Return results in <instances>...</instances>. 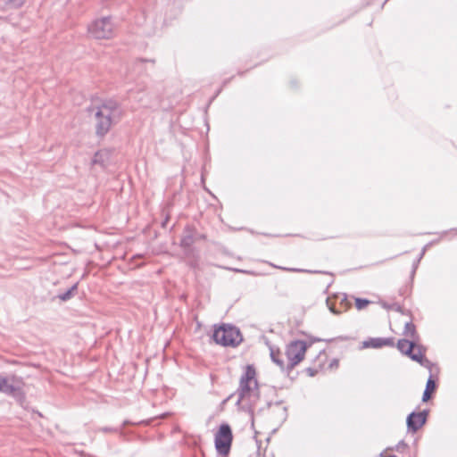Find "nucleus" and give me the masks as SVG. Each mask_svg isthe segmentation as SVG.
Masks as SVG:
<instances>
[{
    "label": "nucleus",
    "mask_w": 457,
    "mask_h": 457,
    "mask_svg": "<svg viewBox=\"0 0 457 457\" xmlns=\"http://www.w3.org/2000/svg\"><path fill=\"white\" fill-rule=\"evenodd\" d=\"M98 431H101L103 433H118L120 436H123V432H121V428H112V427H102L98 428Z\"/></svg>",
    "instance_id": "20"
},
{
    "label": "nucleus",
    "mask_w": 457,
    "mask_h": 457,
    "mask_svg": "<svg viewBox=\"0 0 457 457\" xmlns=\"http://www.w3.org/2000/svg\"><path fill=\"white\" fill-rule=\"evenodd\" d=\"M196 241V228L192 225H187L181 235L179 246L184 253L188 255L192 251V246Z\"/></svg>",
    "instance_id": "9"
},
{
    "label": "nucleus",
    "mask_w": 457,
    "mask_h": 457,
    "mask_svg": "<svg viewBox=\"0 0 457 457\" xmlns=\"http://www.w3.org/2000/svg\"><path fill=\"white\" fill-rule=\"evenodd\" d=\"M403 334L407 339L420 343V336L416 330V326L411 320L405 323Z\"/></svg>",
    "instance_id": "13"
},
{
    "label": "nucleus",
    "mask_w": 457,
    "mask_h": 457,
    "mask_svg": "<svg viewBox=\"0 0 457 457\" xmlns=\"http://www.w3.org/2000/svg\"><path fill=\"white\" fill-rule=\"evenodd\" d=\"M233 433L228 423H222L215 434L214 445L218 454L227 457L231 450Z\"/></svg>",
    "instance_id": "5"
},
{
    "label": "nucleus",
    "mask_w": 457,
    "mask_h": 457,
    "mask_svg": "<svg viewBox=\"0 0 457 457\" xmlns=\"http://www.w3.org/2000/svg\"><path fill=\"white\" fill-rule=\"evenodd\" d=\"M23 386L24 381L21 377L12 375L4 378V385L2 386L0 392L21 403L25 399Z\"/></svg>",
    "instance_id": "7"
},
{
    "label": "nucleus",
    "mask_w": 457,
    "mask_h": 457,
    "mask_svg": "<svg viewBox=\"0 0 457 457\" xmlns=\"http://www.w3.org/2000/svg\"><path fill=\"white\" fill-rule=\"evenodd\" d=\"M168 221V218L165 219V220L162 222V227L165 226L166 222Z\"/></svg>",
    "instance_id": "38"
},
{
    "label": "nucleus",
    "mask_w": 457,
    "mask_h": 457,
    "mask_svg": "<svg viewBox=\"0 0 457 457\" xmlns=\"http://www.w3.org/2000/svg\"><path fill=\"white\" fill-rule=\"evenodd\" d=\"M9 2L15 3L17 5L23 4L25 0H8Z\"/></svg>",
    "instance_id": "29"
},
{
    "label": "nucleus",
    "mask_w": 457,
    "mask_h": 457,
    "mask_svg": "<svg viewBox=\"0 0 457 457\" xmlns=\"http://www.w3.org/2000/svg\"><path fill=\"white\" fill-rule=\"evenodd\" d=\"M274 404H275L276 406H278V405H280V404H281V402H276Z\"/></svg>",
    "instance_id": "40"
},
{
    "label": "nucleus",
    "mask_w": 457,
    "mask_h": 457,
    "mask_svg": "<svg viewBox=\"0 0 457 457\" xmlns=\"http://www.w3.org/2000/svg\"><path fill=\"white\" fill-rule=\"evenodd\" d=\"M114 26L111 17H103L88 26V33L97 39H108L113 35Z\"/></svg>",
    "instance_id": "6"
},
{
    "label": "nucleus",
    "mask_w": 457,
    "mask_h": 457,
    "mask_svg": "<svg viewBox=\"0 0 457 457\" xmlns=\"http://www.w3.org/2000/svg\"><path fill=\"white\" fill-rule=\"evenodd\" d=\"M432 394L433 393H431L429 391L424 390L423 395H422V402L426 403L428 400H430V398L432 397Z\"/></svg>",
    "instance_id": "26"
},
{
    "label": "nucleus",
    "mask_w": 457,
    "mask_h": 457,
    "mask_svg": "<svg viewBox=\"0 0 457 457\" xmlns=\"http://www.w3.org/2000/svg\"><path fill=\"white\" fill-rule=\"evenodd\" d=\"M78 290V283H75L74 285H72L68 290H66L64 293H60L58 295V298L63 302H66L70 299H71L75 293L77 292Z\"/></svg>",
    "instance_id": "15"
},
{
    "label": "nucleus",
    "mask_w": 457,
    "mask_h": 457,
    "mask_svg": "<svg viewBox=\"0 0 457 457\" xmlns=\"http://www.w3.org/2000/svg\"><path fill=\"white\" fill-rule=\"evenodd\" d=\"M389 310H394L400 313H404L403 308L399 303H393L390 305Z\"/></svg>",
    "instance_id": "23"
},
{
    "label": "nucleus",
    "mask_w": 457,
    "mask_h": 457,
    "mask_svg": "<svg viewBox=\"0 0 457 457\" xmlns=\"http://www.w3.org/2000/svg\"><path fill=\"white\" fill-rule=\"evenodd\" d=\"M212 338L217 345L225 347H237L243 342L240 329L230 324H221L215 328Z\"/></svg>",
    "instance_id": "3"
},
{
    "label": "nucleus",
    "mask_w": 457,
    "mask_h": 457,
    "mask_svg": "<svg viewBox=\"0 0 457 457\" xmlns=\"http://www.w3.org/2000/svg\"><path fill=\"white\" fill-rule=\"evenodd\" d=\"M278 268L281 270L292 271V272H304V273H312V274L323 273L322 271H320V270H305V269L284 268V267H278Z\"/></svg>",
    "instance_id": "19"
},
{
    "label": "nucleus",
    "mask_w": 457,
    "mask_h": 457,
    "mask_svg": "<svg viewBox=\"0 0 457 457\" xmlns=\"http://www.w3.org/2000/svg\"><path fill=\"white\" fill-rule=\"evenodd\" d=\"M269 350H270V356L271 361L277 364L282 371L287 370V365H285V362L281 357L282 353L278 348H277L273 345H268Z\"/></svg>",
    "instance_id": "12"
},
{
    "label": "nucleus",
    "mask_w": 457,
    "mask_h": 457,
    "mask_svg": "<svg viewBox=\"0 0 457 457\" xmlns=\"http://www.w3.org/2000/svg\"><path fill=\"white\" fill-rule=\"evenodd\" d=\"M107 159H108V152L105 150H100L95 154L92 162L94 164H100L102 166H104Z\"/></svg>",
    "instance_id": "14"
},
{
    "label": "nucleus",
    "mask_w": 457,
    "mask_h": 457,
    "mask_svg": "<svg viewBox=\"0 0 457 457\" xmlns=\"http://www.w3.org/2000/svg\"><path fill=\"white\" fill-rule=\"evenodd\" d=\"M329 310L331 312L335 313V314H339L341 313V311H337L334 307L332 306H329Z\"/></svg>",
    "instance_id": "30"
},
{
    "label": "nucleus",
    "mask_w": 457,
    "mask_h": 457,
    "mask_svg": "<svg viewBox=\"0 0 457 457\" xmlns=\"http://www.w3.org/2000/svg\"><path fill=\"white\" fill-rule=\"evenodd\" d=\"M425 251H426V248H423V250L421 251L420 254H419V258L417 260V262H419L420 261V259L423 257V255L425 253Z\"/></svg>",
    "instance_id": "31"
},
{
    "label": "nucleus",
    "mask_w": 457,
    "mask_h": 457,
    "mask_svg": "<svg viewBox=\"0 0 457 457\" xmlns=\"http://www.w3.org/2000/svg\"><path fill=\"white\" fill-rule=\"evenodd\" d=\"M388 455H386L384 452L379 453V457H387Z\"/></svg>",
    "instance_id": "35"
},
{
    "label": "nucleus",
    "mask_w": 457,
    "mask_h": 457,
    "mask_svg": "<svg viewBox=\"0 0 457 457\" xmlns=\"http://www.w3.org/2000/svg\"><path fill=\"white\" fill-rule=\"evenodd\" d=\"M363 348H381L383 347L382 337L369 338L362 342Z\"/></svg>",
    "instance_id": "16"
},
{
    "label": "nucleus",
    "mask_w": 457,
    "mask_h": 457,
    "mask_svg": "<svg viewBox=\"0 0 457 457\" xmlns=\"http://www.w3.org/2000/svg\"><path fill=\"white\" fill-rule=\"evenodd\" d=\"M238 398L237 405L245 400H251L252 397L254 399L259 396V385L256 379V370L253 364H248L245 368V372L242 374L239 386L236 392Z\"/></svg>",
    "instance_id": "2"
},
{
    "label": "nucleus",
    "mask_w": 457,
    "mask_h": 457,
    "mask_svg": "<svg viewBox=\"0 0 457 457\" xmlns=\"http://www.w3.org/2000/svg\"><path fill=\"white\" fill-rule=\"evenodd\" d=\"M370 303V301L365 298H355V306L358 310H362Z\"/></svg>",
    "instance_id": "21"
},
{
    "label": "nucleus",
    "mask_w": 457,
    "mask_h": 457,
    "mask_svg": "<svg viewBox=\"0 0 457 457\" xmlns=\"http://www.w3.org/2000/svg\"><path fill=\"white\" fill-rule=\"evenodd\" d=\"M130 424H133V423H132L130 420H125L122 422L121 426H120L119 428H121V432H123V428H124L126 426L130 425Z\"/></svg>",
    "instance_id": "28"
},
{
    "label": "nucleus",
    "mask_w": 457,
    "mask_h": 457,
    "mask_svg": "<svg viewBox=\"0 0 457 457\" xmlns=\"http://www.w3.org/2000/svg\"><path fill=\"white\" fill-rule=\"evenodd\" d=\"M382 344L383 346H394V339L392 337L389 338H383L382 337Z\"/></svg>",
    "instance_id": "24"
},
{
    "label": "nucleus",
    "mask_w": 457,
    "mask_h": 457,
    "mask_svg": "<svg viewBox=\"0 0 457 457\" xmlns=\"http://www.w3.org/2000/svg\"><path fill=\"white\" fill-rule=\"evenodd\" d=\"M436 382L434 380L432 374H430L427 380L425 390L434 393L436 390Z\"/></svg>",
    "instance_id": "18"
},
{
    "label": "nucleus",
    "mask_w": 457,
    "mask_h": 457,
    "mask_svg": "<svg viewBox=\"0 0 457 457\" xmlns=\"http://www.w3.org/2000/svg\"><path fill=\"white\" fill-rule=\"evenodd\" d=\"M283 411H284V419L287 418V407H283Z\"/></svg>",
    "instance_id": "34"
},
{
    "label": "nucleus",
    "mask_w": 457,
    "mask_h": 457,
    "mask_svg": "<svg viewBox=\"0 0 457 457\" xmlns=\"http://www.w3.org/2000/svg\"><path fill=\"white\" fill-rule=\"evenodd\" d=\"M96 109V134L103 137L109 132L112 124L120 120L121 110L119 104L112 99L105 100Z\"/></svg>",
    "instance_id": "1"
},
{
    "label": "nucleus",
    "mask_w": 457,
    "mask_h": 457,
    "mask_svg": "<svg viewBox=\"0 0 457 457\" xmlns=\"http://www.w3.org/2000/svg\"><path fill=\"white\" fill-rule=\"evenodd\" d=\"M429 414L428 410H423L420 412L412 411L406 418V425L409 431L416 433L427 422Z\"/></svg>",
    "instance_id": "8"
},
{
    "label": "nucleus",
    "mask_w": 457,
    "mask_h": 457,
    "mask_svg": "<svg viewBox=\"0 0 457 457\" xmlns=\"http://www.w3.org/2000/svg\"><path fill=\"white\" fill-rule=\"evenodd\" d=\"M391 304H384V307L386 308V309H389Z\"/></svg>",
    "instance_id": "39"
},
{
    "label": "nucleus",
    "mask_w": 457,
    "mask_h": 457,
    "mask_svg": "<svg viewBox=\"0 0 457 457\" xmlns=\"http://www.w3.org/2000/svg\"><path fill=\"white\" fill-rule=\"evenodd\" d=\"M4 378H5L0 376V390L2 389V386L4 385Z\"/></svg>",
    "instance_id": "33"
},
{
    "label": "nucleus",
    "mask_w": 457,
    "mask_h": 457,
    "mask_svg": "<svg viewBox=\"0 0 457 457\" xmlns=\"http://www.w3.org/2000/svg\"><path fill=\"white\" fill-rule=\"evenodd\" d=\"M426 351L427 348L424 345L418 346V352H416L415 355H411V359L414 361H417L422 367L429 370L431 372L434 363H432L428 359L425 357Z\"/></svg>",
    "instance_id": "11"
},
{
    "label": "nucleus",
    "mask_w": 457,
    "mask_h": 457,
    "mask_svg": "<svg viewBox=\"0 0 457 457\" xmlns=\"http://www.w3.org/2000/svg\"><path fill=\"white\" fill-rule=\"evenodd\" d=\"M420 345H421L420 343L407 338H403L397 341L396 347L403 354L411 358V355L416 354V352H418V346Z\"/></svg>",
    "instance_id": "10"
},
{
    "label": "nucleus",
    "mask_w": 457,
    "mask_h": 457,
    "mask_svg": "<svg viewBox=\"0 0 457 457\" xmlns=\"http://www.w3.org/2000/svg\"><path fill=\"white\" fill-rule=\"evenodd\" d=\"M340 303L344 306L345 311L347 310L351 306V303L348 301L347 295L343 294L340 298Z\"/></svg>",
    "instance_id": "22"
},
{
    "label": "nucleus",
    "mask_w": 457,
    "mask_h": 457,
    "mask_svg": "<svg viewBox=\"0 0 457 457\" xmlns=\"http://www.w3.org/2000/svg\"><path fill=\"white\" fill-rule=\"evenodd\" d=\"M238 272H242V273H248L247 270H237Z\"/></svg>",
    "instance_id": "37"
},
{
    "label": "nucleus",
    "mask_w": 457,
    "mask_h": 457,
    "mask_svg": "<svg viewBox=\"0 0 457 457\" xmlns=\"http://www.w3.org/2000/svg\"><path fill=\"white\" fill-rule=\"evenodd\" d=\"M408 445L405 443L404 440H401L398 442L397 445H395L394 447H388L386 450L390 451H396L397 453H403L406 449H408Z\"/></svg>",
    "instance_id": "17"
},
{
    "label": "nucleus",
    "mask_w": 457,
    "mask_h": 457,
    "mask_svg": "<svg viewBox=\"0 0 457 457\" xmlns=\"http://www.w3.org/2000/svg\"><path fill=\"white\" fill-rule=\"evenodd\" d=\"M197 240H206V235L196 231V241Z\"/></svg>",
    "instance_id": "27"
},
{
    "label": "nucleus",
    "mask_w": 457,
    "mask_h": 457,
    "mask_svg": "<svg viewBox=\"0 0 457 457\" xmlns=\"http://www.w3.org/2000/svg\"><path fill=\"white\" fill-rule=\"evenodd\" d=\"M418 263H419V262H416L413 264V272H415V269L417 268Z\"/></svg>",
    "instance_id": "36"
},
{
    "label": "nucleus",
    "mask_w": 457,
    "mask_h": 457,
    "mask_svg": "<svg viewBox=\"0 0 457 457\" xmlns=\"http://www.w3.org/2000/svg\"><path fill=\"white\" fill-rule=\"evenodd\" d=\"M310 345L311 344L303 340H294L287 345L286 355L288 360V363L287 364V371L292 370L304 359L305 353Z\"/></svg>",
    "instance_id": "4"
},
{
    "label": "nucleus",
    "mask_w": 457,
    "mask_h": 457,
    "mask_svg": "<svg viewBox=\"0 0 457 457\" xmlns=\"http://www.w3.org/2000/svg\"><path fill=\"white\" fill-rule=\"evenodd\" d=\"M154 62V60H146V59H139L137 60V62Z\"/></svg>",
    "instance_id": "32"
},
{
    "label": "nucleus",
    "mask_w": 457,
    "mask_h": 457,
    "mask_svg": "<svg viewBox=\"0 0 457 457\" xmlns=\"http://www.w3.org/2000/svg\"><path fill=\"white\" fill-rule=\"evenodd\" d=\"M305 372L309 377H314L315 375H317L318 370L315 368L309 367L305 369Z\"/></svg>",
    "instance_id": "25"
}]
</instances>
